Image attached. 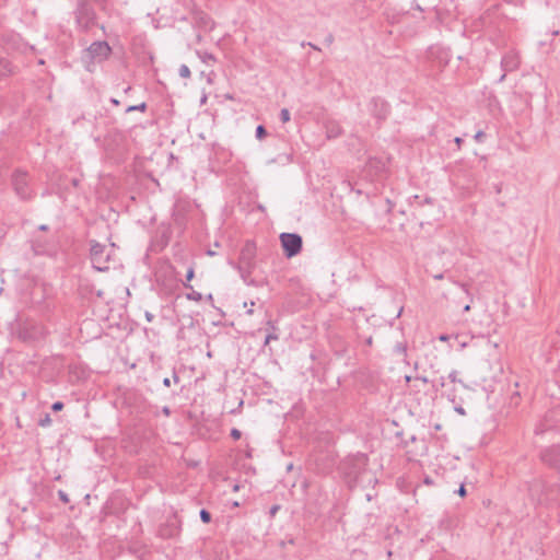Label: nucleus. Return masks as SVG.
<instances>
[{"mask_svg": "<svg viewBox=\"0 0 560 560\" xmlns=\"http://www.w3.org/2000/svg\"><path fill=\"white\" fill-rule=\"evenodd\" d=\"M234 269L240 272L242 280L250 283V276L256 266V245L254 242L247 241L241 249L238 261L229 262Z\"/></svg>", "mask_w": 560, "mask_h": 560, "instance_id": "nucleus-1", "label": "nucleus"}, {"mask_svg": "<svg viewBox=\"0 0 560 560\" xmlns=\"http://www.w3.org/2000/svg\"><path fill=\"white\" fill-rule=\"evenodd\" d=\"M369 457L365 453L358 452L348 455L341 463V469L349 481H355L366 469Z\"/></svg>", "mask_w": 560, "mask_h": 560, "instance_id": "nucleus-2", "label": "nucleus"}, {"mask_svg": "<svg viewBox=\"0 0 560 560\" xmlns=\"http://www.w3.org/2000/svg\"><path fill=\"white\" fill-rule=\"evenodd\" d=\"M90 245V259L92 262V267L101 272L109 270L108 264L114 249H108L106 245L101 244L96 241H91ZM112 247H114V244L112 245Z\"/></svg>", "mask_w": 560, "mask_h": 560, "instance_id": "nucleus-3", "label": "nucleus"}, {"mask_svg": "<svg viewBox=\"0 0 560 560\" xmlns=\"http://www.w3.org/2000/svg\"><path fill=\"white\" fill-rule=\"evenodd\" d=\"M308 465L316 474L328 475L336 465V456L329 450L314 452L310 455Z\"/></svg>", "mask_w": 560, "mask_h": 560, "instance_id": "nucleus-4", "label": "nucleus"}, {"mask_svg": "<svg viewBox=\"0 0 560 560\" xmlns=\"http://www.w3.org/2000/svg\"><path fill=\"white\" fill-rule=\"evenodd\" d=\"M75 23L80 31L86 32L96 21V13L88 0H79L75 11Z\"/></svg>", "mask_w": 560, "mask_h": 560, "instance_id": "nucleus-5", "label": "nucleus"}, {"mask_svg": "<svg viewBox=\"0 0 560 560\" xmlns=\"http://www.w3.org/2000/svg\"><path fill=\"white\" fill-rule=\"evenodd\" d=\"M48 334L44 325L36 322L23 323L18 331V337L24 342L31 343L43 340Z\"/></svg>", "mask_w": 560, "mask_h": 560, "instance_id": "nucleus-6", "label": "nucleus"}, {"mask_svg": "<svg viewBox=\"0 0 560 560\" xmlns=\"http://www.w3.org/2000/svg\"><path fill=\"white\" fill-rule=\"evenodd\" d=\"M12 186L15 194L22 200H30L33 198L34 192L28 184L27 173L21 170L13 172L11 177Z\"/></svg>", "mask_w": 560, "mask_h": 560, "instance_id": "nucleus-7", "label": "nucleus"}, {"mask_svg": "<svg viewBox=\"0 0 560 560\" xmlns=\"http://www.w3.org/2000/svg\"><path fill=\"white\" fill-rule=\"evenodd\" d=\"M182 532V520L176 512L171 513L159 526L158 536L163 539L177 537Z\"/></svg>", "mask_w": 560, "mask_h": 560, "instance_id": "nucleus-8", "label": "nucleus"}, {"mask_svg": "<svg viewBox=\"0 0 560 560\" xmlns=\"http://www.w3.org/2000/svg\"><path fill=\"white\" fill-rule=\"evenodd\" d=\"M280 242L287 258H292L302 250L303 240L298 233H281Z\"/></svg>", "mask_w": 560, "mask_h": 560, "instance_id": "nucleus-9", "label": "nucleus"}, {"mask_svg": "<svg viewBox=\"0 0 560 560\" xmlns=\"http://www.w3.org/2000/svg\"><path fill=\"white\" fill-rule=\"evenodd\" d=\"M539 457L548 467L560 472V445H551L541 450Z\"/></svg>", "mask_w": 560, "mask_h": 560, "instance_id": "nucleus-10", "label": "nucleus"}, {"mask_svg": "<svg viewBox=\"0 0 560 560\" xmlns=\"http://www.w3.org/2000/svg\"><path fill=\"white\" fill-rule=\"evenodd\" d=\"M369 109H370V113L380 121H384L388 114H389V110H390V107H389V104L381 98V97H373L371 101H370V104H369Z\"/></svg>", "mask_w": 560, "mask_h": 560, "instance_id": "nucleus-11", "label": "nucleus"}, {"mask_svg": "<svg viewBox=\"0 0 560 560\" xmlns=\"http://www.w3.org/2000/svg\"><path fill=\"white\" fill-rule=\"evenodd\" d=\"M110 51L112 48L105 40L93 42L88 48L90 57L98 61L107 59L110 55Z\"/></svg>", "mask_w": 560, "mask_h": 560, "instance_id": "nucleus-12", "label": "nucleus"}, {"mask_svg": "<svg viewBox=\"0 0 560 560\" xmlns=\"http://www.w3.org/2000/svg\"><path fill=\"white\" fill-rule=\"evenodd\" d=\"M520 54L514 49L506 51L501 58L500 67L504 72L516 71L520 68Z\"/></svg>", "mask_w": 560, "mask_h": 560, "instance_id": "nucleus-13", "label": "nucleus"}, {"mask_svg": "<svg viewBox=\"0 0 560 560\" xmlns=\"http://www.w3.org/2000/svg\"><path fill=\"white\" fill-rule=\"evenodd\" d=\"M325 128H326V136L328 139L338 138L342 133L341 126L335 121L327 122Z\"/></svg>", "mask_w": 560, "mask_h": 560, "instance_id": "nucleus-14", "label": "nucleus"}, {"mask_svg": "<svg viewBox=\"0 0 560 560\" xmlns=\"http://www.w3.org/2000/svg\"><path fill=\"white\" fill-rule=\"evenodd\" d=\"M410 206L413 207L419 212L422 210L424 205H431L433 202V199L430 197H425L421 199L418 195H415L410 198Z\"/></svg>", "mask_w": 560, "mask_h": 560, "instance_id": "nucleus-15", "label": "nucleus"}, {"mask_svg": "<svg viewBox=\"0 0 560 560\" xmlns=\"http://www.w3.org/2000/svg\"><path fill=\"white\" fill-rule=\"evenodd\" d=\"M13 71L10 60L0 58V79L7 78Z\"/></svg>", "mask_w": 560, "mask_h": 560, "instance_id": "nucleus-16", "label": "nucleus"}, {"mask_svg": "<svg viewBox=\"0 0 560 560\" xmlns=\"http://www.w3.org/2000/svg\"><path fill=\"white\" fill-rule=\"evenodd\" d=\"M456 284L462 289V291L464 292V294L466 295V298L468 300V302L464 305L463 311L464 312H469L470 311V304L474 302V296L470 293V291L468 289V285L466 283H456Z\"/></svg>", "mask_w": 560, "mask_h": 560, "instance_id": "nucleus-17", "label": "nucleus"}, {"mask_svg": "<svg viewBox=\"0 0 560 560\" xmlns=\"http://www.w3.org/2000/svg\"><path fill=\"white\" fill-rule=\"evenodd\" d=\"M197 55H198L199 59L203 63H210V62H215L217 61V58L211 52H208V51H197Z\"/></svg>", "mask_w": 560, "mask_h": 560, "instance_id": "nucleus-18", "label": "nucleus"}, {"mask_svg": "<svg viewBox=\"0 0 560 560\" xmlns=\"http://www.w3.org/2000/svg\"><path fill=\"white\" fill-rule=\"evenodd\" d=\"M446 397H447V399H448L451 402H453V404H456V402H457V400L460 398V397H458V396H457V394H456V388H455V386H453L451 389H447V390H446Z\"/></svg>", "mask_w": 560, "mask_h": 560, "instance_id": "nucleus-19", "label": "nucleus"}, {"mask_svg": "<svg viewBox=\"0 0 560 560\" xmlns=\"http://www.w3.org/2000/svg\"><path fill=\"white\" fill-rule=\"evenodd\" d=\"M199 516H200V520L202 523L205 524H209L211 522V513L206 510V509H201L200 512H199Z\"/></svg>", "mask_w": 560, "mask_h": 560, "instance_id": "nucleus-20", "label": "nucleus"}, {"mask_svg": "<svg viewBox=\"0 0 560 560\" xmlns=\"http://www.w3.org/2000/svg\"><path fill=\"white\" fill-rule=\"evenodd\" d=\"M145 109H147V103L142 102L138 105L128 106L126 109V113L136 112V110L145 112Z\"/></svg>", "mask_w": 560, "mask_h": 560, "instance_id": "nucleus-21", "label": "nucleus"}, {"mask_svg": "<svg viewBox=\"0 0 560 560\" xmlns=\"http://www.w3.org/2000/svg\"><path fill=\"white\" fill-rule=\"evenodd\" d=\"M255 136L257 139L261 140L267 136V130L262 125H258L256 127Z\"/></svg>", "mask_w": 560, "mask_h": 560, "instance_id": "nucleus-22", "label": "nucleus"}, {"mask_svg": "<svg viewBox=\"0 0 560 560\" xmlns=\"http://www.w3.org/2000/svg\"><path fill=\"white\" fill-rule=\"evenodd\" d=\"M178 73H179V75H180L182 78H184V79H188V78H190V74H191V73H190V69H189V68H188V66H186V65H182V66L179 67Z\"/></svg>", "mask_w": 560, "mask_h": 560, "instance_id": "nucleus-23", "label": "nucleus"}, {"mask_svg": "<svg viewBox=\"0 0 560 560\" xmlns=\"http://www.w3.org/2000/svg\"><path fill=\"white\" fill-rule=\"evenodd\" d=\"M278 339H279L278 332H267L265 336L264 345L267 346V345H269L270 341H276Z\"/></svg>", "mask_w": 560, "mask_h": 560, "instance_id": "nucleus-24", "label": "nucleus"}, {"mask_svg": "<svg viewBox=\"0 0 560 560\" xmlns=\"http://www.w3.org/2000/svg\"><path fill=\"white\" fill-rule=\"evenodd\" d=\"M194 276H195V270H194L192 267H190L187 270V273H186V282L183 283L185 288H190L191 289V285L188 284V282H190L192 280Z\"/></svg>", "mask_w": 560, "mask_h": 560, "instance_id": "nucleus-25", "label": "nucleus"}, {"mask_svg": "<svg viewBox=\"0 0 560 560\" xmlns=\"http://www.w3.org/2000/svg\"><path fill=\"white\" fill-rule=\"evenodd\" d=\"M51 422L52 421H51L49 413H46L43 418L39 419L38 425L46 428V427H49L51 424Z\"/></svg>", "mask_w": 560, "mask_h": 560, "instance_id": "nucleus-26", "label": "nucleus"}, {"mask_svg": "<svg viewBox=\"0 0 560 560\" xmlns=\"http://www.w3.org/2000/svg\"><path fill=\"white\" fill-rule=\"evenodd\" d=\"M457 374H458V373H457V371H456V370H453V371L448 374V376H447V377H448V380H450L452 383H454V384H455V383H458V384H460L463 387H465V384L463 383V381L457 378Z\"/></svg>", "mask_w": 560, "mask_h": 560, "instance_id": "nucleus-27", "label": "nucleus"}, {"mask_svg": "<svg viewBox=\"0 0 560 560\" xmlns=\"http://www.w3.org/2000/svg\"><path fill=\"white\" fill-rule=\"evenodd\" d=\"M186 298L188 300H191V301H196V302H199L202 300V295L200 292H197V291H191L190 293H187L186 294Z\"/></svg>", "mask_w": 560, "mask_h": 560, "instance_id": "nucleus-28", "label": "nucleus"}, {"mask_svg": "<svg viewBox=\"0 0 560 560\" xmlns=\"http://www.w3.org/2000/svg\"><path fill=\"white\" fill-rule=\"evenodd\" d=\"M291 116H290V112L288 108H282L281 112H280V120L285 124L290 120Z\"/></svg>", "mask_w": 560, "mask_h": 560, "instance_id": "nucleus-29", "label": "nucleus"}, {"mask_svg": "<svg viewBox=\"0 0 560 560\" xmlns=\"http://www.w3.org/2000/svg\"><path fill=\"white\" fill-rule=\"evenodd\" d=\"M445 386V378L442 376L438 381L432 382V387L435 392Z\"/></svg>", "mask_w": 560, "mask_h": 560, "instance_id": "nucleus-30", "label": "nucleus"}, {"mask_svg": "<svg viewBox=\"0 0 560 560\" xmlns=\"http://www.w3.org/2000/svg\"><path fill=\"white\" fill-rule=\"evenodd\" d=\"M266 325H267V328H266L267 332H278L279 328L275 322L267 320Z\"/></svg>", "mask_w": 560, "mask_h": 560, "instance_id": "nucleus-31", "label": "nucleus"}, {"mask_svg": "<svg viewBox=\"0 0 560 560\" xmlns=\"http://www.w3.org/2000/svg\"><path fill=\"white\" fill-rule=\"evenodd\" d=\"M462 402H463V399H462V398H459V399L457 400V402H456V404H454V410H455L457 413H459V415L464 416V415H466V411H465V409L463 408Z\"/></svg>", "mask_w": 560, "mask_h": 560, "instance_id": "nucleus-32", "label": "nucleus"}, {"mask_svg": "<svg viewBox=\"0 0 560 560\" xmlns=\"http://www.w3.org/2000/svg\"><path fill=\"white\" fill-rule=\"evenodd\" d=\"M485 138L486 133L482 130H478L474 136V140L479 143L483 142Z\"/></svg>", "mask_w": 560, "mask_h": 560, "instance_id": "nucleus-33", "label": "nucleus"}, {"mask_svg": "<svg viewBox=\"0 0 560 560\" xmlns=\"http://www.w3.org/2000/svg\"><path fill=\"white\" fill-rule=\"evenodd\" d=\"M241 436H242V432H241L238 429L233 428V429L231 430V438H232L233 440H240V439H241Z\"/></svg>", "mask_w": 560, "mask_h": 560, "instance_id": "nucleus-34", "label": "nucleus"}, {"mask_svg": "<svg viewBox=\"0 0 560 560\" xmlns=\"http://www.w3.org/2000/svg\"><path fill=\"white\" fill-rule=\"evenodd\" d=\"M51 409L52 411H61L63 409V402L62 401H55L52 405H51Z\"/></svg>", "mask_w": 560, "mask_h": 560, "instance_id": "nucleus-35", "label": "nucleus"}, {"mask_svg": "<svg viewBox=\"0 0 560 560\" xmlns=\"http://www.w3.org/2000/svg\"><path fill=\"white\" fill-rule=\"evenodd\" d=\"M58 497H59V499H60L63 503H68V502H69V497H68V494H67L65 491L59 490V491H58Z\"/></svg>", "mask_w": 560, "mask_h": 560, "instance_id": "nucleus-36", "label": "nucleus"}, {"mask_svg": "<svg viewBox=\"0 0 560 560\" xmlns=\"http://www.w3.org/2000/svg\"><path fill=\"white\" fill-rule=\"evenodd\" d=\"M279 510H280V505H279V504H275V505H272V506L270 508V510H269V515H270L271 517H273V516L277 514V512H278Z\"/></svg>", "mask_w": 560, "mask_h": 560, "instance_id": "nucleus-37", "label": "nucleus"}, {"mask_svg": "<svg viewBox=\"0 0 560 560\" xmlns=\"http://www.w3.org/2000/svg\"><path fill=\"white\" fill-rule=\"evenodd\" d=\"M456 493L460 497H465L466 495V488H465V485H460V487L457 489Z\"/></svg>", "mask_w": 560, "mask_h": 560, "instance_id": "nucleus-38", "label": "nucleus"}, {"mask_svg": "<svg viewBox=\"0 0 560 560\" xmlns=\"http://www.w3.org/2000/svg\"><path fill=\"white\" fill-rule=\"evenodd\" d=\"M144 316L149 323L153 322V319H154V315L150 312H145Z\"/></svg>", "mask_w": 560, "mask_h": 560, "instance_id": "nucleus-39", "label": "nucleus"}, {"mask_svg": "<svg viewBox=\"0 0 560 560\" xmlns=\"http://www.w3.org/2000/svg\"><path fill=\"white\" fill-rule=\"evenodd\" d=\"M423 483L427 485V486H431V485H433V480H432L431 477L425 476L424 479H423Z\"/></svg>", "mask_w": 560, "mask_h": 560, "instance_id": "nucleus-40", "label": "nucleus"}, {"mask_svg": "<svg viewBox=\"0 0 560 560\" xmlns=\"http://www.w3.org/2000/svg\"><path fill=\"white\" fill-rule=\"evenodd\" d=\"M162 413H163L164 416L168 417V416L171 415V409H170V407L164 406V407L162 408Z\"/></svg>", "mask_w": 560, "mask_h": 560, "instance_id": "nucleus-41", "label": "nucleus"}, {"mask_svg": "<svg viewBox=\"0 0 560 560\" xmlns=\"http://www.w3.org/2000/svg\"><path fill=\"white\" fill-rule=\"evenodd\" d=\"M416 380H417V381H421V382H422V383H424V384L429 383V380H428V377H425V376H417V377H416Z\"/></svg>", "mask_w": 560, "mask_h": 560, "instance_id": "nucleus-42", "label": "nucleus"}, {"mask_svg": "<svg viewBox=\"0 0 560 560\" xmlns=\"http://www.w3.org/2000/svg\"><path fill=\"white\" fill-rule=\"evenodd\" d=\"M454 141H455V143L457 144V147L459 148V147L462 145V143H463V138H460V137H456V138L454 139Z\"/></svg>", "mask_w": 560, "mask_h": 560, "instance_id": "nucleus-43", "label": "nucleus"}, {"mask_svg": "<svg viewBox=\"0 0 560 560\" xmlns=\"http://www.w3.org/2000/svg\"><path fill=\"white\" fill-rule=\"evenodd\" d=\"M450 339V336L448 335H440L439 336V340L440 341H447Z\"/></svg>", "mask_w": 560, "mask_h": 560, "instance_id": "nucleus-44", "label": "nucleus"}, {"mask_svg": "<svg viewBox=\"0 0 560 560\" xmlns=\"http://www.w3.org/2000/svg\"><path fill=\"white\" fill-rule=\"evenodd\" d=\"M163 385L166 386V387H170L171 386V380L168 377H165L163 380Z\"/></svg>", "mask_w": 560, "mask_h": 560, "instance_id": "nucleus-45", "label": "nucleus"}, {"mask_svg": "<svg viewBox=\"0 0 560 560\" xmlns=\"http://www.w3.org/2000/svg\"><path fill=\"white\" fill-rule=\"evenodd\" d=\"M506 73H508V72H504V71H503V73L501 74V77H500V78H499V80H498V82H499V83H502V82L505 80V78H506Z\"/></svg>", "mask_w": 560, "mask_h": 560, "instance_id": "nucleus-46", "label": "nucleus"}, {"mask_svg": "<svg viewBox=\"0 0 560 560\" xmlns=\"http://www.w3.org/2000/svg\"><path fill=\"white\" fill-rule=\"evenodd\" d=\"M33 248H34V252H35L36 254H43V253H44V250H42V249H40L37 245H35V244H34Z\"/></svg>", "mask_w": 560, "mask_h": 560, "instance_id": "nucleus-47", "label": "nucleus"}, {"mask_svg": "<svg viewBox=\"0 0 560 560\" xmlns=\"http://www.w3.org/2000/svg\"><path fill=\"white\" fill-rule=\"evenodd\" d=\"M332 42H334L332 35H328L327 38H326V43L327 44H331Z\"/></svg>", "mask_w": 560, "mask_h": 560, "instance_id": "nucleus-48", "label": "nucleus"}, {"mask_svg": "<svg viewBox=\"0 0 560 560\" xmlns=\"http://www.w3.org/2000/svg\"><path fill=\"white\" fill-rule=\"evenodd\" d=\"M307 46H310L311 48L315 49V50H319V47L314 45L313 43H307Z\"/></svg>", "mask_w": 560, "mask_h": 560, "instance_id": "nucleus-49", "label": "nucleus"}, {"mask_svg": "<svg viewBox=\"0 0 560 560\" xmlns=\"http://www.w3.org/2000/svg\"><path fill=\"white\" fill-rule=\"evenodd\" d=\"M38 229H39L40 231H47V230H48V225H46V224H42V225H39V228H38Z\"/></svg>", "mask_w": 560, "mask_h": 560, "instance_id": "nucleus-50", "label": "nucleus"}, {"mask_svg": "<svg viewBox=\"0 0 560 560\" xmlns=\"http://www.w3.org/2000/svg\"><path fill=\"white\" fill-rule=\"evenodd\" d=\"M112 104L119 105V101L116 98H110Z\"/></svg>", "mask_w": 560, "mask_h": 560, "instance_id": "nucleus-51", "label": "nucleus"}, {"mask_svg": "<svg viewBox=\"0 0 560 560\" xmlns=\"http://www.w3.org/2000/svg\"><path fill=\"white\" fill-rule=\"evenodd\" d=\"M442 278H443V273H439V275H435V276H434V279H436V280H440V279H442Z\"/></svg>", "mask_w": 560, "mask_h": 560, "instance_id": "nucleus-52", "label": "nucleus"}, {"mask_svg": "<svg viewBox=\"0 0 560 560\" xmlns=\"http://www.w3.org/2000/svg\"><path fill=\"white\" fill-rule=\"evenodd\" d=\"M207 254H208L209 256H214V255H215V252H213V250L209 249V250L207 252Z\"/></svg>", "mask_w": 560, "mask_h": 560, "instance_id": "nucleus-53", "label": "nucleus"}, {"mask_svg": "<svg viewBox=\"0 0 560 560\" xmlns=\"http://www.w3.org/2000/svg\"><path fill=\"white\" fill-rule=\"evenodd\" d=\"M238 490H240V486L238 485H234L233 491H238Z\"/></svg>", "mask_w": 560, "mask_h": 560, "instance_id": "nucleus-54", "label": "nucleus"}, {"mask_svg": "<svg viewBox=\"0 0 560 560\" xmlns=\"http://www.w3.org/2000/svg\"><path fill=\"white\" fill-rule=\"evenodd\" d=\"M174 381L177 383L179 381V377L177 376L176 373H174Z\"/></svg>", "mask_w": 560, "mask_h": 560, "instance_id": "nucleus-55", "label": "nucleus"}, {"mask_svg": "<svg viewBox=\"0 0 560 560\" xmlns=\"http://www.w3.org/2000/svg\"><path fill=\"white\" fill-rule=\"evenodd\" d=\"M372 498H373V497H372V494H370V493H368V494H366V500H368V501H371V500H372Z\"/></svg>", "mask_w": 560, "mask_h": 560, "instance_id": "nucleus-56", "label": "nucleus"}, {"mask_svg": "<svg viewBox=\"0 0 560 560\" xmlns=\"http://www.w3.org/2000/svg\"><path fill=\"white\" fill-rule=\"evenodd\" d=\"M207 300H208V301H212V300H213L212 294H209V295L207 296Z\"/></svg>", "mask_w": 560, "mask_h": 560, "instance_id": "nucleus-57", "label": "nucleus"}, {"mask_svg": "<svg viewBox=\"0 0 560 560\" xmlns=\"http://www.w3.org/2000/svg\"><path fill=\"white\" fill-rule=\"evenodd\" d=\"M552 35H553V36L559 35V31H553V32H552Z\"/></svg>", "mask_w": 560, "mask_h": 560, "instance_id": "nucleus-58", "label": "nucleus"}, {"mask_svg": "<svg viewBox=\"0 0 560 560\" xmlns=\"http://www.w3.org/2000/svg\"><path fill=\"white\" fill-rule=\"evenodd\" d=\"M401 312H402V307L399 308V312H398L397 316H400Z\"/></svg>", "mask_w": 560, "mask_h": 560, "instance_id": "nucleus-59", "label": "nucleus"}, {"mask_svg": "<svg viewBox=\"0 0 560 560\" xmlns=\"http://www.w3.org/2000/svg\"><path fill=\"white\" fill-rule=\"evenodd\" d=\"M306 45H307V43H305V42H303V43L301 44V46H302V47H304V46H306Z\"/></svg>", "mask_w": 560, "mask_h": 560, "instance_id": "nucleus-60", "label": "nucleus"}]
</instances>
